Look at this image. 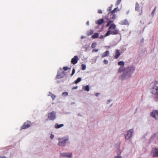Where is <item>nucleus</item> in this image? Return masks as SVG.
<instances>
[{
  "mask_svg": "<svg viewBox=\"0 0 158 158\" xmlns=\"http://www.w3.org/2000/svg\"><path fill=\"white\" fill-rule=\"evenodd\" d=\"M156 9V8L155 7V8L153 10H152V14L153 16L154 15V14L155 12Z\"/></svg>",
  "mask_w": 158,
  "mask_h": 158,
  "instance_id": "obj_33",
  "label": "nucleus"
},
{
  "mask_svg": "<svg viewBox=\"0 0 158 158\" xmlns=\"http://www.w3.org/2000/svg\"><path fill=\"white\" fill-rule=\"evenodd\" d=\"M48 96H51L53 100L55 98L56 96L52 94V93L50 92H49Z\"/></svg>",
  "mask_w": 158,
  "mask_h": 158,
  "instance_id": "obj_20",
  "label": "nucleus"
},
{
  "mask_svg": "<svg viewBox=\"0 0 158 158\" xmlns=\"http://www.w3.org/2000/svg\"><path fill=\"white\" fill-rule=\"evenodd\" d=\"M97 45V43L96 42L93 43L92 44L91 46V48H94Z\"/></svg>",
  "mask_w": 158,
  "mask_h": 158,
  "instance_id": "obj_28",
  "label": "nucleus"
},
{
  "mask_svg": "<svg viewBox=\"0 0 158 158\" xmlns=\"http://www.w3.org/2000/svg\"><path fill=\"white\" fill-rule=\"evenodd\" d=\"M155 82H156V84L158 83V81H156Z\"/></svg>",
  "mask_w": 158,
  "mask_h": 158,
  "instance_id": "obj_46",
  "label": "nucleus"
},
{
  "mask_svg": "<svg viewBox=\"0 0 158 158\" xmlns=\"http://www.w3.org/2000/svg\"><path fill=\"white\" fill-rule=\"evenodd\" d=\"M0 158H6V157L5 156H0Z\"/></svg>",
  "mask_w": 158,
  "mask_h": 158,
  "instance_id": "obj_44",
  "label": "nucleus"
},
{
  "mask_svg": "<svg viewBox=\"0 0 158 158\" xmlns=\"http://www.w3.org/2000/svg\"><path fill=\"white\" fill-rule=\"evenodd\" d=\"M151 92L154 94L158 95V86L153 85L151 89Z\"/></svg>",
  "mask_w": 158,
  "mask_h": 158,
  "instance_id": "obj_5",
  "label": "nucleus"
},
{
  "mask_svg": "<svg viewBox=\"0 0 158 158\" xmlns=\"http://www.w3.org/2000/svg\"><path fill=\"white\" fill-rule=\"evenodd\" d=\"M96 96L98 95L97 94H96Z\"/></svg>",
  "mask_w": 158,
  "mask_h": 158,
  "instance_id": "obj_49",
  "label": "nucleus"
},
{
  "mask_svg": "<svg viewBox=\"0 0 158 158\" xmlns=\"http://www.w3.org/2000/svg\"><path fill=\"white\" fill-rule=\"evenodd\" d=\"M81 80V78L80 77H78L77 78V79L76 80L74 81V83L75 84H77L79 82H80Z\"/></svg>",
  "mask_w": 158,
  "mask_h": 158,
  "instance_id": "obj_27",
  "label": "nucleus"
},
{
  "mask_svg": "<svg viewBox=\"0 0 158 158\" xmlns=\"http://www.w3.org/2000/svg\"><path fill=\"white\" fill-rule=\"evenodd\" d=\"M135 69V67L133 66L126 68L125 69L126 73H123L119 77L120 79L123 80L130 77L131 75L134 72Z\"/></svg>",
  "mask_w": 158,
  "mask_h": 158,
  "instance_id": "obj_1",
  "label": "nucleus"
},
{
  "mask_svg": "<svg viewBox=\"0 0 158 158\" xmlns=\"http://www.w3.org/2000/svg\"><path fill=\"white\" fill-rule=\"evenodd\" d=\"M151 116L156 119L158 118V111L157 110H153L151 113Z\"/></svg>",
  "mask_w": 158,
  "mask_h": 158,
  "instance_id": "obj_11",
  "label": "nucleus"
},
{
  "mask_svg": "<svg viewBox=\"0 0 158 158\" xmlns=\"http://www.w3.org/2000/svg\"><path fill=\"white\" fill-rule=\"evenodd\" d=\"M125 71V69L124 66H121L119 68L118 70V73H121L124 71Z\"/></svg>",
  "mask_w": 158,
  "mask_h": 158,
  "instance_id": "obj_19",
  "label": "nucleus"
},
{
  "mask_svg": "<svg viewBox=\"0 0 158 158\" xmlns=\"http://www.w3.org/2000/svg\"><path fill=\"white\" fill-rule=\"evenodd\" d=\"M31 123L28 121L25 122L23 125L21 127V130L26 129L28 128L30 126Z\"/></svg>",
  "mask_w": 158,
  "mask_h": 158,
  "instance_id": "obj_9",
  "label": "nucleus"
},
{
  "mask_svg": "<svg viewBox=\"0 0 158 158\" xmlns=\"http://www.w3.org/2000/svg\"><path fill=\"white\" fill-rule=\"evenodd\" d=\"M110 54L109 51H106L105 52L102 53L101 55V56L102 57H105L107 56H108Z\"/></svg>",
  "mask_w": 158,
  "mask_h": 158,
  "instance_id": "obj_17",
  "label": "nucleus"
},
{
  "mask_svg": "<svg viewBox=\"0 0 158 158\" xmlns=\"http://www.w3.org/2000/svg\"><path fill=\"white\" fill-rule=\"evenodd\" d=\"M64 126L63 124H60V125L58 124H56L55 126V127L56 129L59 128L61 127H62Z\"/></svg>",
  "mask_w": 158,
  "mask_h": 158,
  "instance_id": "obj_21",
  "label": "nucleus"
},
{
  "mask_svg": "<svg viewBox=\"0 0 158 158\" xmlns=\"http://www.w3.org/2000/svg\"><path fill=\"white\" fill-rule=\"evenodd\" d=\"M121 153V152L120 151V150L118 151V152H117L118 154H120Z\"/></svg>",
  "mask_w": 158,
  "mask_h": 158,
  "instance_id": "obj_41",
  "label": "nucleus"
},
{
  "mask_svg": "<svg viewBox=\"0 0 158 158\" xmlns=\"http://www.w3.org/2000/svg\"><path fill=\"white\" fill-rule=\"evenodd\" d=\"M78 87L77 86H75L72 89H76Z\"/></svg>",
  "mask_w": 158,
  "mask_h": 158,
  "instance_id": "obj_40",
  "label": "nucleus"
},
{
  "mask_svg": "<svg viewBox=\"0 0 158 158\" xmlns=\"http://www.w3.org/2000/svg\"><path fill=\"white\" fill-rule=\"evenodd\" d=\"M96 96L98 95L97 94H96Z\"/></svg>",
  "mask_w": 158,
  "mask_h": 158,
  "instance_id": "obj_50",
  "label": "nucleus"
},
{
  "mask_svg": "<svg viewBox=\"0 0 158 158\" xmlns=\"http://www.w3.org/2000/svg\"><path fill=\"white\" fill-rule=\"evenodd\" d=\"M121 25H127L128 24V21L127 19H125L120 22V23Z\"/></svg>",
  "mask_w": 158,
  "mask_h": 158,
  "instance_id": "obj_18",
  "label": "nucleus"
},
{
  "mask_svg": "<svg viewBox=\"0 0 158 158\" xmlns=\"http://www.w3.org/2000/svg\"><path fill=\"white\" fill-rule=\"evenodd\" d=\"M113 22V21H111V20H109L107 21V23L106 25V27H108L110 24H112V23Z\"/></svg>",
  "mask_w": 158,
  "mask_h": 158,
  "instance_id": "obj_24",
  "label": "nucleus"
},
{
  "mask_svg": "<svg viewBox=\"0 0 158 158\" xmlns=\"http://www.w3.org/2000/svg\"><path fill=\"white\" fill-rule=\"evenodd\" d=\"M135 10L139 13V15H141L142 14V8L140 6L139 4L137 2H136L135 4Z\"/></svg>",
  "mask_w": 158,
  "mask_h": 158,
  "instance_id": "obj_8",
  "label": "nucleus"
},
{
  "mask_svg": "<svg viewBox=\"0 0 158 158\" xmlns=\"http://www.w3.org/2000/svg\"><path fill=\"white\" fill-rule=\"evenodd\" d=\"M84 38V37L83 36H82L81 37V39H82V38Z\"/></svg>",
  "mask_w": 158,
  "mask_h": 158,
  "instance_id": "obj_47",
  "label": "nucleus"
},
{
  "mask_svg": "<svg viewBox=\"0 0 158 158\" xmlns=\"http://www.w3.org/2000/svg\"><path fill=\"white\" fill-rule=\"evenodd\" d=\"M54 136L52 134H51L50 136V138L52 139H53L54 138Z\"/></svg>",
  "mask_w": 158,
  "mask_h": 158,
  "instance_id": "obj_38",
  "label": "nucleus"
},
{
  "mask_svg": "<svg viewBox=\"0 0 158 158\" xmlns=\"http://www.w3.org/2000/svg\"><path fill=\"white\" fill-rule=\"evenodd\" d=\"M48 118L50 120H53L56 118V113L54 111H52L48 114Z\"/></svg>",
  "mask_w": 158,
  "mask_h": 158,
  "instance_id": "obj_7",
  "label": "nucleus"
},
{
  "mask_svg": "<svg viewBox=\"0 0 158 158\" xmlns=\"http://www.w3.org/2000/svg\"><path fill=\"white\" fill-rule=\"evenodd\" d=\"M84 89L87 91H89V85H87L85 86L84 88Z\"/></svg>",
  "mask_w": 158,
  "mask_h": 158,
  "instance_id": "obj_25",
  "label": "nucleus"
},
{
  "mask_svg": "<svg viewBox=\"0 0 158 158\" xmlns=\"http://www.w3.org/2000/svg\"><path fill=\"white\" fill-rule=\"evenodd\" d=\"M112 6H110L109 7L108 9L107 10V11L109 12L108 13L110 12V11L111 10H112Z\"/></svg>",
  "mask_w": 158,
  "mask_h": 158,
  "instance_id": "obj_31",
  "label": "nucleus"
},
{
  "mask_svg": "<svg viewBox=\"0 0 158 158\" xmlns=\"http://www.w3.org/2000/svg\"><path fill=\"white\" fill-rule=\"evenodd\" d=\"M64 72L61 69H60V71L58 72L57 74L55 77V79H57L62 78L64 77Z\"/></svg>",
  "mask_w": 158,
  "mask_h": 158,
  "instance_id": "obj_4",
  "label": "nucleus"
},
{
  "mask_svg": "<svg viewBox=\"0 0 158 158\" xmlns=\"http://www.w3.org/2000/svg\"><path fill=\"white\" fill-rule=\"evenodd\" d=\"M86 24L87 25H89V21H87V22L86 23Z\"/></svg>",
  "mask_w": 158,
  "mask_h": 158,
  "instance_id": "obj_45",
  "label": "nucleus"
},
{
  "mask_svg": "<svg viewBox=\"0 0 158 158\" xmlns=\"http://www.w3.org/2000/svg\"><path fill=\"white\" fill-rule=\"evenodd\" d=\"M103 37H104L103 36V35H101V36H100V38H101V39H102V38H103Z\"/></svg>",
  "mask_w": 158,
  "mask_h": 158,
  "instance_id": "obj_43",
  "label": "nucleus"
},
{
  "mask_svg": "<svg viewBox=\"0 0 158 158\" xmlns=\"http://www.w3.org/2000/svg\"><path fill=\"white\" fill-rule=\"evenodd\" d=\"M98 12L99 14H102V11L101 10H98Z\"/></svg>",
  "mask_w": 158,
  "mask_h": 158,
  "instance_id": "obj_37",
  "label": "nucleus"
},
{
  "mask_svg": "<svg viewBox=\"0 0 158 158\" xmlns=\"http://www.w3.org/2000/svg\"><path fill=\"white\" fill-rule=\"evenodd\" d=\"M81 67H82V68H81V69L82 70H84L85 69H86V66L85 65V64H81Z\"/></svg>",
  "mask_w": 158,
  "mask_h": 158,
  "instance_id": "obj_30",
  "label": "nucleus"
},
{
  "mask_svg": "<svg viewBox=\"0 0 158 158\" xmlns=\"http://www.w3.org/2000/svg\"><path fill=\"white\" fill-rule=\"evenodd\" d=\"M121 55V53L120 52V50L118 49H116L115 51L114 52V57L115 59H118Z\"/></svg>",
  "mask_w": 158,
  "mask_h": 158,
  "instance_id": "obj_14",
  "label": "nucleus"
},
{
  "mask_svg": "<svg viewBox=\"0 0 158 158\" xmlns=\"http://www.w3.org/2000/svg\"><path fill=\"white\" fill-rule=\"evenodd\" d=\"M152 153L153 156H158V149L157 148H153L152 150Z\"/></svg>",
  "mask_w": 158,
  "mask_h": 158,
  "instance_id": "obj_13",
  "label": "nucleus"
},
{
  "mask_svg": "<svg viewBox=\"0 0 158 158\" xmlns=\"http://www.w3.org/2000/svg\"><path fill=\"white\" fill-rule=\"evenodd\" d=\"M133 132V129H131L129 130L127 132V134L125 135V138L127 139H128L132 136V133Z\"/></svg>",
  "mask_w": 158,
  "mask_h": 158,
  "instance_id": "obj_10",
  "label": "nucleus"
},
{
  "mask_svg": "<svg viewBox=\"0 0 158 158\" xmlns=\"http://www.w3.org/2000/svg\"><path fill=\"white\" fill-rule=\"evenodd\" d=\"M114 158H122V157L121 156H115Z\"/></svg>",
  "mask_w": 158,
  "mask_h": 158,
  "instance_id": "obj_39",
  "label": "nucleus"
},
{
  "mask_svg": "<svg viewBox=\"0 0 158 158\" xmlns=\"http://www.w3.org/2000/svg\"><path fill=\"white\" fill-rule=\"evenodd\" d=\"M75 73V69H73L72 70V73L71 75V76H72Z\"/></svg>",
  "mask_w": 158,
  "mask_h": 158,
  "instance_id": "obj_32",
  "label": "nucleus"
},
{
  "mask_svg": "<svg viewBox=\"0 0 158 158\" xmlns=\"http://www.w3.org/2000/svg\"><path fill=\"white\" fill-rule=\"evenodd\" d=\"M104 22L103 19H101L98 20L95 22V23L99 25H101Z\"/></svg>",
  "mask_w": 158,
  "mask_h": 158,
  "instance_id": "obj_16",
  "label": "nucleus"
},
{
  "mask_svg": "<svg viewBox=\"0 0 158 158\" xmlns=\"http://www.w3.org/2000/svg\"><path fill=\"white\" fill-rule=\"evenodd\" d=\"M98 51V49H94L92 50V52H97Z\"/></svg>",
  "mask_w": 158,
  "mask_h": 158,
  "instance_id": "obj_36",
  "label": "nucleus"
},
{
  "mask_svg": "<svg viewBox=\"0 0 158 158\" xmlns=\"http://www.w3.org/2000/svg\"><path fill=\"white\" fill-rule=\"evenodd\" d=\"M103 62L104 64H106L108 63V61L106 60H104L103 61Z\"/></svg>",
  "mask_w": 158,
  "mask_h": 158,
  "instance_id": "obj_35",
  "label": "nucleus"
},
{
  "mask_svg": "<svg viewBox=\"0 0 158 158\" xmlns=\"http://www.w3.org/2000/svg\"><path fill=\"white\" fill-rule=\"evenodd\" d=\"M67 140V139L64 138H59V143L58 145L60 146H63L65 145L66 141Z\"/></svg>",
  "mask_w": 158,
  "mask_h": 158,
  "instance_id": "obj_6",
  "label": "nucleus"
},
{
  "mask_svg": "<svg viewBox=\"0 0 158 158\" xmlns=\"http://www.w3.org/2000/svg\"><path fill=\"white\" fill-rule=\"evenodd\" d=\"M118 10H119L118 7L115 8L113 10L111 11L110 12H109L108 13V16L111 15L112 17H110L109 18L108 17V16H105V18L107 20H108L110 19H115L116 18V16L114 14V13Z\"/></svg>",
  "mask_w": 158,
  "mask_h": 158,
  "instance_id": "obj_3",
  "label": "nucleus"
},
{
  "mask_svg": "<svg viewBox=\"0 0 158 158\" xmlns=\"http://www.w3.org/2000/svg\"><path fill=\"white\" fill-rule=\"evenodd\" d=\"M68 69V68L66 67H63V69L64 71H67Z\"/></svg>",
  "mask_w": 158,
  "mask_h": 158,
  "instance_id": "obj_34",
  "label": "nucleus"
},
{
  "mask_svg": "<svg viewBox=\"0 0 158 158\" xmlns=\"http://www.w3.org/2000/svg\"><path fill=\"white\" fill-rule=\"evenodd\" d=\"M98 33H94L93 35H92V37L93 38L95 39L98 38Z\"/></svg>",
  "mask_w": 158,
  "mask_h": 158,
  "instance_id": "obj_22",
  "label": "nucleus"
},
{
  "mask_svg": "<svg viewBox=\"0 0 158 158\" xmlns=\"http://www.w3.org/2000/svg\"><path fill=\"white\" fill-rule=\"evenodd\" d=\"M108 102H110V100H108Z\"/></svg>",
  "mask_w": 158,
  "mask_h": 158,
  "instance_id": "obj_48",
  "label": "nucleus"
},
{
  "mask_svg": "<svg viewBox=\"0 0 158 158\" xmlns=\"http://www.w3.org/2000/svg\"><path fill=\"white\" fill-rule=\"evenodd\" d=\"M116 26L114 23L111 24L108 28L109 30L106 33L105 36H108L110 35H115L118 34V31L116 29Z\"/></svg>",
  "mask_w": 158,
  "mask_h": 158,
  "instance_id": "obj_2",
  "label": "nucleus"
},
{
  "mask_svg": "<svg viewBox=\"0 0 158 158\" xmlns=\"http://www.w3.org/2000/svg\"><path fill=\"white\" fill-rule=\"evenodd\" d=\"M121 2V0H117L116 2V6H118V5H119L120 2Z\"/></svg>",
  "mask_w": 158,
  "mask_h": 158,
  "instance_id": "obj_29",
  "label": "nucleus"
},
{
  "mask_svg": "<svg viewBox=\"0 0 158 158\" xmlns=\"http://www.w3.org/2000/svg\"><path fill=\"white\" fill-rule=\"evenodd\" d=\"M63 94H65V95H68V93L66 92H64L63 93Z\"/></svg>",
  "mask_w": 158,
  "mask_h": 158,
  "instance_id": "obj_42",
  "label": "nucleus"
},
{
  "mask_svg": "<svg viewBox=\"0 0 158 158\" xmlns=\"http://www.w3.org/2000/svg\"><path fill=\"white\" fill-rule=\"evenodd\" d=\"M62 156L70 158L72 157L71 153H63L61 154Z\"/></svg>",
  "mask_w": 158,
  "mask_h": 158,
  "instance_id": "obj_15",
  "label": "nucleus"
},
{
  "mask_svg": "<svg viewBox=\"0 0 158 158\" xmlns=\"http://www.w3.org/2000/svg\"><path fill=\"white\" fill-rule=\"evenodd\" d=\"M118 65L119 66H124V62L123 61H120L118 63Z\"/></svg>",
  "mask_w": 158,
  "mask_h": 158,
  "instance_id": "obj_26",
  "label": "nucleus"
},
{
  "mask_svg": "<svg viewBox=\"0 0 158 158\" xmlns=\"http://www.w3.org/2000/svg\"><path fill=\"white\" fill-rule=\"evenodd\" d=\"M78 59L77 56H75L71 59V63L73 64H76L78 62Z\"/></svg>",
  "mask_w": 158,
  "mask_h": 158,
  "instance_id": "obj_12",
  "label": "nucleus"
},
{
  "mask_svg": "<svg viewBox=\"0 0 158 158\" xmlns=\"http://www.w3.org/2000/svg\"><path fill=\"white\" fill-rule=\"evenodd\" d=\"M94 33V31L92 30H90L87 32V35H91Z\"/></svg>",
  "mask_w": 158,
  "mask_h": 158,
  "instance_id": "obj_23",
  "label": "nucleus"
}]
</instances>
